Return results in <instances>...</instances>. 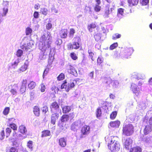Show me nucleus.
<instances>
[{"instance_id": "f257e3e1", "label": "nucleus", "mask_w": 152, "mask_h": 152, "mask_svg": "<svg viewBox=\"0 0 152 152\" xmlns=\"http://www.w3.org/2000/svg\"><path fill=\"white\" fill-rule=\"evenodd\" d=\"M134 50L133 48H129L124 49L122 48L115 52L114 55L116 57H119L121 56L126 58H130L133 53Z\"/></svg>"}, {"instance_id": "f03ea898", "label": "nucleus", "mask_w": 152, "mask_h": 152, "mask_svg": "<svg viewBox=\"0 0 152 152\" xmlns=\"http://www.w3.org/2000/svg\"><path fill=\"white\" fill-rule=\"evenodd\" d=\"M51 39L50 36H47L46 37L45 35H43L40 38L39 45V48L42 51H45L47 45L49 48L51 44Z\"/></svg>"}, {"instance_id": "7ed1b4c3", "label": "nucleus", "mask_w": 152, "mask_h": 152, "mask_svg": "<svg viewBox=\"0 0 152 152\" xmlns=\"http://www.w3.org/2000/svg\"><path fill=\"white\" fill-rule=\"evenodd\" d=\"M122 134L125 136H130L134 132V127L131 124L123 125Z\"/></svg>"}, {"instance_id": "20e7f679", "label": "nucleus", "mask_w": 152, "mask_h": 152, "mask_svg": "<svg viewBox=\"0 0 152 152\" xmlns=\"http://www.w3.org/2000/svg\"><path fill=\"white\" fill-rule=\"evenodd\" d=\"M115 138H116V137H115L111 136L107 139L108 141L109 142L107 145L108 148L112 152H114V145H115Z\"/></svg>"}, {"instance_id": "39448f33", "label": "nucleus", "mask_w": 152, "mask_h": 152, "mask_svg": "<svg viewBox=\"0 0 152 152\" xmlns=\"http://www.w3.org/2000/svg\"><path fill=\"white\" fill-rule=\"evenodd\" d=\"M90 132V126L87 125H84L81 128L80 130L81 135L80 138H82L84 137V136L87 135L89 134Z\"/></svg>"}, {"instance_id": "423d86ee", "label": "nucleus", "mask_w": 152, "mask_h": 152, "mask_svg": "<svg viewBox=\"0 0 152 152\" xmlns=\"http://www.w3.org/2000/svg\"><path fill=\"white\" fill-rule=\"evenodd\" d=\"M74 116V114L73 112L70 113L69 114H63L61 117L60 121L63 123L67 122L69 121V118L73 119Z\"/></svg>"}, {"instance_id": "0eeeda50", "label": "nucleus", "mask_w": 152, "mask_h": 152, "mask_svg": "<svg viewBox=\"0 0 152 152\" xmlns=\"http://www.w3.org/2000/svg\"><path fill=\"white\" fill-rule=\"evenodd\" d=\"M114 6L110 7V5L107 4L106 5L105 10L104 13V16L105 18H108L109 15L111 13L113 10L114 9Z\"/></svg>"}, {"instance_id": "6e6552de", "label": "nucleus", "mask_w": 152, "mask_h": 152, "mask_svg": "<svg viewBox=\"0 0 152 152\" xmlns=\"http://www.w3.org/2000/svg\"><path fill=\"white\" fill-rule=\"evenodd\" d=\"M50 108L51 112H53V111H57L60 109L59 105L56 102H54L51 103L50 105Z\"/></svg>"}, {"instance_id": "1a4fd4ad", "label": "nucleus", "mask_w": 152, "mask_h": 152, "mask_svg": "<svg viewBox=\"0 0 152 152\" xmlns=\"http://www.w3.org/2000/svg\"><path fill=\"white\" fill-rule=\"evenodd\" d=\"M73 40L74 42L73 43V45L74 47V49H77L80 48L79 42L81 41V39L80 37L76 36L74 37Z\"/></svg>"}, {"instance_id": "9d476101", "label": "nucleus", "mask_w": 152, "mask_h": 152, "mask_svg": "<svg viewBox=\"0 0 152 152\" xmlns=\"http://www.w3.org/2000/svg\"><path fill=\"white\" fill-rule=\"evenodd\" d=\"M68 30L67 29L64 28L61 29L59 32V36L62 39H66L68 35Z\"/></svg>"}, {"instance_id": "9b49d317", "label": "nucleus", "mask_w": 152, "mask_h": 152, "mask_svg": "<svg viewBox=\"0 0 152 152\" xmlns=\"http://www.w3.org/2000/svg\"><path fill=\"white\" fill-rule=\"evenodd\" d=\"M131 88L133 93L136 95L139 94L140 91L139 90V88L134 83H132L131 85Z\"/></svg>"}, {"instance_id": "f8f14e48", "label": "nucleus", "mask_w": 152, "mask_h": 152, "mask_svg": "<svg viewBox=\"0 0 152 152\" xmlns=\"http://www.w3.org/2000/svg\"><path fill=\"white\" fill-rule=\"evenodd\" d=\"M59 117V114L57 113H55L53 114L51 117L50 122L53 125L55 124L56 120L58 119Z\"/></svg>"}, {"instance_id": "ddd939ff", "label": "nucleus", "mask_w": 152, "mask_h": 152, "mask_svg": "<svg viewBox=\"0 0 152 152\" xmlns=\"http://www.w3.org/2000/svg\"><path fill=\"white\" fill-rule=\"evenodd\" d=\"M3 5L4 6H5L3 8V14H1L0 15H1L2 16V19L1 21V22L2 21L3 19V17L4 16H5L7 14V13L8 12V9L7 6L8 5V3L7 2H4L3 3Z\"/></svg>"}, {"instance_id": "4468645a", "label": "nucleus", "mask_w": 152, "mask_h": 152, "mask_svg": "<svg viewBox=\"0 0 152 152\" xmlns=\"http://www.w3.org/2000/svg\"><path fill=\"white\" fill-rule=\"evenodd\" d=\"M59 145L62 147H65L66 145V139L64 137H61L58 140Z\"/></svg>"}, {"instance_id": "2eb2a0df", "label": "nucleus", "mask_w": 152, "mask_h": 152, "mask_svg": "<svg viewBox=\"0 0 152 152\" xmlns=\"http://www.w3.org/2000/svg\"><path fill=\"white\" fill-rule=\"evenodd\" d=\"M11 86L12 87V88L10 91V92L13 95L16 94L19 88L18 85L15 84L13 85H11Z\"/></svg>"}, {"instance_id": "dca6fc26", "label": "nucleus", "mask_w": 152, "mask_h": 152, "mask_svg": "<svg viewBox=\"0 0 152 152\" xmlns=\"http://www.w3.org/2000/svg\"><path fill=\"white\" fill-rule=\"evenodd\" d=\"M132 142V140L130 138L126 139L124 142L125 147L128 149L129 148V146L131 145Z\"/></svg>"}, {"instance_id": "f3484780", "label": "nucleus", "mask_w": 152, "mask_h": 152, "mask_svg": "<svg viewBox=\"0 0 152 152\" xmlns=\"http://www.w3.org/2000/svg\"><path fill=\"white\" fill-rule=\"evenodd\" d=\"M152 131V126L149 125H146L143 130L144 134L145 135H147L151 132Z\"/></svg>"}, {"instance_id": "a211bd4d", "label": "nucleus", "mask_w": 152, "mask_h": 152, "mask_svg": "<svg viewBox=\"0 0 152 152\" xmlns=\"http://www.w3.org/2000/svg\"><path fill=\"white\" fill-rule=\"evenodd\" d=\"M96 26L97 25L96 22H92L88 25L87 27L88 31L90 32H92L93 31V29L96 28Z\"/></svg>"}, {"instance_id": "6ab92c4d", "label": "nucleus", "mask_w": 152, "mask_h": 152, "mask_svg": "<svg viewBox=\"0 0 152 152\" xmlns=\"http://www.w3.org/2000/svg\"><path fill=\"white\" fill-rule=\"evenodd\" d=\"M121 124L120 121L118 120H116L115 121H111L110 123V126L113 128H118L120 125Z\"/></svg>"}, {"instance_id": "aec40b11", "label": "nucleus", "mask_w": 152, "mask_h": 152, "mask_svg": "<svg viewBox=\"0 0 152 152\" xmlns=\"http://www.w3.org/2000/svg\"><path fill=\"white\" fill-rule=\"evenodd\" d=\"M18 130L20 132L23 134H26L27 132L25 126L23 125H21L19 126Z\"/></svg>"}, {"instance_id": "412c9836", "label": "nucleus", "mask_w": 152, "mask_h": 152, "mask_svg": "<svg viewBox=\"0 0 152 152\" xmlns=\"http://www.w3.org/2000/svg\"><path fill=\"white\" fill-rule=\"evenodd\" d=\"M40 109L39 107L37 106H34L33 108V112L34 114L37 117L40 115Z\"/></svg>"}, {"instance_id": "4be33fe9", "label": "nucleus", "mask_w": 152, "mask_h": 152, "mask_svg": "<svg viewBox=\"0 0 152 152\" xmlns=\"http://www.w3.org/2000/svg\"><path fill=\"white\" fill-rule=\"evenodd\" d=\"M41 133L42 137L50 136L51 134L50 131L48 130H44Z\"/></svg>"}, {"instance_id": "5701e85b", "label": "nucleus", "mask_w": 152, "mask_h": 152, "mask_svg": "<svg viewBox=\"0 0 152 152\" xmlns=\"http://www.w3.org/2000/svg\"><path fill=\"white\" fill-rule=\"evenodd\" d=\"M62 109L63 113L66 114L69 113L71 111V108L70 106H65L62 107Z\"/></svg>"}, {"instance_id": "b1692460", "label": "nucleus", "mask_w": 152, "mask_h": 152, "mask_svg": "<svg viewBox=\"0 0 152 152\" xmlns=\"http://www.w3.org/2000/svg\"><path fill=\"white\" fill-rule=\"evenodd\" d=\"M142 149L141 147L139 146H136L131 148L129 152H141Z\"/></svg>"}, {"instance_id": "393cba45", "label": "nucleus", "mask_w": 152, "mask_h": 152, "mask_svg": "<svg viewBox=\"0 0 152 152\" xmlns=\"http://www.w3.org/2000/svg\"><path fill=\"white\" fill-rule=\"evenodd\" d=\"M30 45L29 43H24L20 46V48L23 50L27 51L30 48L31 46Z\"/></svg>"}, {"instance_id": "a878e982", "label": "nucleus", "mask_w": 152, "mask_h": 152, "mask_svg": "<svg viewBox=\"0 0 152 152\" xmlns=\"http://www.w3.org/2000/svg\"><path fill=\"white\" fill-rule=\"evenodd\" d=\"M58 126L59 127L60 130L61 131H65L66 128L65 127V124L64 123L59 122L58 124Z\"/></svg>"}, {"instance_id": "bb28decb", "label": "nucleus", "mask_w": 152, "mask_h": 152, "mask_svg": "<svg viewBox=\"0 0 152 152\" xmlns=\"http://www.w3.org/2000/svg\"><path fill=\"white\" fill-rule=\"evenodd\" d=\"M18 150L14 147H7L6 149V152H18Z\"/></svg>"}, {"instance_id": "cd10ccee", "label": "nucleus", "mask_w": 152, "mask_h": 152, "mask_svg": "<svg viewBox=\"0 0 152 152\" xmlns=\"http://www.w3.org/2000/svg\"><path fill=\"white\" fill-rule=\"evenodd\" d=\"M115 145L116 144V145H114V152H116L118 151L120 149V145L119 142L118 141L116 140L115 139Z\"/></svg>"}, {"instance_id": "c85d7f7f", "label": "nucleus", "mask_w": 152, "mask_h": 152, "mask_svg": "<svg viewBox=\"0 0 152 152\" xmlns=\"http://www.w3.org/2000/svg\"><path fill=\"white\" fill-rule=\"evenodd\" d=\"M139 2V0H128V2L130 6L137 5Z\"/></svg>"}, {"instance_id": "c756f323", "label": "nucleus", "mask_w": 152, "mask_h": 152, "mask_svg": "<svg viewBox=\"0 0 152 152\" xmlns=\"http://www.w3.org/2000/svg\"><path fill=\"white\" fill-rule=\"evenodd\" d=\"M27 64L26 63H24V64L22 65L19 69V72H23L25 71L27 69Z\"/></svg>"}, {"instance_id": "7c9ffc66", "label": "nucleus", "mask_w": 152, "mask_h": 152, "mask_svg": "<svg viewBox=\"0 0 152 152\" xmlns=\"http://www.w3.org/2000/svg\"><path fill=\"white\" fill-rule=\"evenodd\" d=\"M78 124L77 122H73L72 124L71 128L72 130L74 131L77 130L78 127Z\"/></svg>"}, {"instance_id": "2f4dec72", "label": "nucleus", "mask_w": 152, "mask_h": 152, "mask_svg": "<svg viewBox=\"0 0 152 152\" xmlns=\"http://www.w3.org/2000/svg\"><path fill=\"white\" fill-rule=\"evenodd\" d=\"M102 110L100 107H98L96 110V115L97 118H99L102 115Z\"/></svg>"}, {"instance_id": "473e14b6", "label": "nucleus", "mask_w": 152, "mask_h": 152, "mask_svg": "<svg viewBox=\"0 0 152 152\" xmlns=\"http://www.w3.org/2000/svg\"><path fill=\"white\" fill-rule=\"evenodd\" d=\"M67 70L68 72L71 74H73L75 71L74 67L71 65H68L67 67Z\"/></svg>"}, {"instance_id": "72a5a7b5", "label": "nucleus", "mask_w": 152, "mask_h": 152, "mask_svg": "<svg viewBox=\"0 0 152 152\" xmlns=\"http://www.w3.org/2000/svg\"><path fill=\"white\" fill-rule=\"evenodd\" d=\"M88 53L89 54V56L91 57V59L93 60V57L94 55V50L92 47L89 48L88 50Z\"/></svg>"}, {"instance_id": "f704fd0d", "label": "nucleus", "mask_w": 152, "mask_h": 152, "mask_svg": "<svg viewBox=\"0 0 152 152\" xmlns=\"http://www.w3.org/2000/svg\"><path fill=\"white\" fill-rule=\"evenodd\" d=\"M36 85L35 82L33 81H31L28 85V88L30 89H32L35 88Z\"/></svg>"}, {"instance_id": "c9c22d12", "label": "nucleus", "mask_w": 152, "mask_h": 152, "mask_svg": "<svg viewBox=\"0 0 152 152\" xmlns=\"http://www.w3.org/2000/svg\"><path fill=\"white\" fill-rule=\"evenodd\" d=\"M65 78L64 74L63 73H61L57 77V79L58 81H61L64 80Z\"/></svg>"}, {"instance_id": "e433bc0d", "label": "nucleus", "mask_w": 152, "mask_h": 152, "mask_svg": "<svg viewBox=\"0 0 152 152\" xmlns=\"http://www.w3.org/2000/svg\"><path fill=\"white\" fill-rule=\"evenodd\" d=\"M48 12V10L45 8H42L40 9V12L41 14L45 16L47 15Z\"/></svg>"}, {"instance_id": "4c0bfd02", "label": "nucleus", "mask_w": 152, "mask_h": 152, "mask_svg": "<svg viewBox=\"0 0 152 152\" xmlns=\"http://www.w3.org/2000/svg\"><path fill=\"white\" fill-rule=\"evenodd\" d=\"M117 114V112L116 111L113 112L110 114V118L111 120H113L116 118Z\"/></svg>"}, {"instance_id": "58836bf2", "label": "nucleus", "mask_w": 152, "mask_h": 152, "mask_svg": "<svg viewBox=\"0 0 152 152\" xmlns=\"http://www.w3.org/2000/svg\"><path fill=\"white\" fill-rule=\"evenodd\" d=\"M95 40L97 41L100 39L101 38V34L99 33H96L94 35Z\"/></svg>"}, {"instance_id": "ea45409f", "label": "nucleus", "mask_w": 152, "mask_h": 152, "mask_svg": "<svg viewBox=\"0 0 152 152\" xmlns=\"http://www.w3.org/2000/svg\"><path fill=\"white\" fill-rule=\"evenodd\" d=\"M27 146L31 151L33 150V142L32 141H29L27 143Z\"/></svg>"}, {"instance_id": "a19ab883", "label": "nucleus", "mask_w": 152, "mask_h": 152, "mask_svg": "<svg viewBox=\"0 0 152 152\" xmlns=\"http://www.w3.org/2000/svg\"><path fill=\"white\" fill-rule=\"evenodd\" d=\"M70 56L71 58L73 60H76L78 58L76 54L74 52H72L70 53Z\"/></svg>"}, {"instance_id": "79ce46f5", "label": "nucleus", "mask_w": 152, "mask_h": 152, "mask_svg": "<svg viewBox=\"0 0 152 152\" xmlns=\"http://www.w3.org/2000/svg\"><path fill=\"white\" fill-rule=\"evenodd\" d=\"M121 37V35L118 33H116L112 36V39L113 40H115L117 39L120 38Z\"/></svg>"}, {"instance_id": "37998d69", "label": "nucleus", "mask_w": 152, "mask_h": 152, "mask_svg": "<svg viewBox=\"0 0 152 152\" xmlns=\"http://www.w3.org/2000/svg\"><path fill=\"white\" fill-rule=\"evenodd\" d=\"M12 130L11 129L7 127L6 129V137H8L11 132Z\"/></svg>"}, {"instance_id": "c03bdc74", "label": "nucleus", "mask_w": 152, "mask_h": 152, "mask_svg": "<svg viewBox=\"0 0 152 152\" xmlns=\"http://www.w3.org/2000/svg\"><path fill=\"white\" fill-rule=\"evenodd\" d=\"M118 46L117 42H115L111 45L110 47V50H113L116 48Z\"/></svg>"}, {"instance_id": "a18cd8bd", "label": "nucleus", "mask_w": 152, "mask_h": 152, "mask_svg": "<svg viewBox=\"0 0 152 152\" xmlns=\"http://www.w3.org/2000/svg\"><path fill=\"white\" fill-rule=\"evenodd\" d=\"M42 111L43 113L45 114L48 111V108L46 105L43 106L42 108Z\"/></svg>"}, {"instance_id": "49530a36", "label": "nucleus", "mask_w": 152, "mask_h": 152, "mask_svg": "<svg viewBox=\"0 0 152 152\" xmlns=\"http://www.w3.org/2000/svg\"><path fill=\"white\" fill-rule=\"evenodd\" d=\"M8 126H10L14 131H16L17 129V126L15 123L10 124Z\"/></svg>"}, {"instance_id": "de8ad7c7", "label": "nucleus", "mask_w": 152, "mask_h": 152, "mask_svg": "<svg viewBox=\"0 0 152 152\" xmlns=\"http://www.w3.org/2000/svg\"><path fill=\"white\" fill-rule=\"evenodd\" d=\"M32 29L29 27H27L26 29V35H28L32 32Z\"/></svg>"}, {"instance_id": "09e8293b", "label": "nucleus", "mask_w": 152, "mask_h": 152, "mask_svg": "<svg viewBox=\"0 0 152 152\" xmlns=\"http://www.w3.org/2000/svg\"><path fill=\"white\" fill-rule=\"evenodd\" d=\"M23 51L21 49H18L16 52V55L18 57H20L23 54Z\"/></svg>"}, {"instance_id": "8fccbe9b", "label": "nucleus", "mask_w": 152, "mask_h": 152, "mask_svg": "<svg viewBox=\"0 0 152 152\" xmlns=\"http://www.w3.org/2000/svg\"><path fill=\"white\" fill-rule=\"evenodd\" d=\"M10 108L9 107H6L3 111V113L5 115H7L9 113Z\"/></svg>"}, {"instance_id": "3c124183", "label": "nucleus", "mask_w": 152, "mask_h": 152, "mask_svg": "<svg viewBox=\"0 0 152 152\" xmlns=\"http://www.w3.org/2000/svg\"><path fill=\"white\" fill-rule=\"evenodd\" d=\"M74 82H76V81L75 80L73 81V82L70 83V84H69L68 86V89H70L73 88H74L75 86Z\"/></svg>"}, {"instance_id": "603ef678", "label": "nucleus", "mask_w": 152, "mask_h": 152, "mask_svg": "<svg viewBox=\"0 0 152 152\" xmlns=\"http://www.w3.org/2000/svg\"><path fill=\"white\" fill-rule=\"evenodd\" d=\"M101 9V7L98 4H96L95 6L94 10L96 12H99Z\"/></svg>"}, {"instance_id": "864d4df0", "label": "nucleus", "mask_w": 152, "mask_h": 152, "mask_svg": "<svg viewBox=\"0 0 152 152\" xmlns=\"http://www.w3.org/2000/svg\"><path fill=\"white\" fill-rule=\"evenodd\" d=\"M104 81L105 83L109 85L112 83V80L110 78H105Z\"/></svg>"}, {"instance_id": "5fc2aeb1", "label": "nucleus", "mask_w": 152, "mask_h": 152, "mask_svg": "<svg viewBox=\"0 0 152 152\" xmlns=\"http://www.w3.org/2000/svg\"><path fill=\"white\" fill-rule=\"evenodd\" d=\"M15 119L14 118H11L8 119L7 121V123L9 124H14V123L15 122Z\"/></svg>"}, {"instance_id": "6e6d98bb", "label": "nucleus", "mask_w": 152, "mask_h": 152, "mask_svg": "<svg viewBox=\"0 0 152 152\" xmlns=\"http://www.w3.org/2000/svg\"><path fill=\"white\" fill-rule=\"evenodd\" d=\"M75 30L73 28H71L69 29V36H73L75 33Z\"/></svg>"}, {"instance_id": "4d7b16f0", "label": "nucleus", "mask_w": 152, "mask_h": 152, "mask_svg": "<svg viewBox=\"0 0 152 152\" xmlns=\"http://www.w3.org/2000/svg\"><path fill=\"white\" fill-rule=\"evenodd\" d=\"M67 83V81L66 80H65L63 81V83L62 84L61 86V89L63 88H66L67 87L66 84Z\"/></svg>"}, {"instance_id": "13d9d810", "label": "nucleus", "mask_w": 152, "mask_h": 152, "mask_svg": "<svg viewBox=\"0 0 152 152\" xmlns=\"http://www.w3.org/2000/svg\"><path fill=\"white\" fill-rule=\"evenodd\" d=\"M40 90L42 92H44L46 89L44 83H42L41 85Z\"/></svg>"}, {"instance_id": "bf43d9fd", "label": "nucleus", "mask_w": 152, "mask_h": 152, "mask_svg": "<svg viewBox=\"0 0 152 152\" xmlns=\"http://www.w3.org/2000/svg\"><path fill=\"white\" fill-rule=\"evenodd\" d=\"M141 3L142 5H146L149 3V0H140Z\"/></svg>"}, {"instance_id": "052dcab7", "label": "nucleus", "mask_w": 152, "mask_h": 152, "mask_svg": "<svg viewBox=\"0 0 152 152\" xmlns=\"http://www.w3.org/2000/svg\"><path fill=\"white\" fill-rule=\"evenodd\" d=\"M62 43V40L60 39H57L55 42V44L57 45H60Z\"/></svg>"}, {"instance_id": "680f3d73", "label": "nucleus", "mask_w": 152, "mask_h": 152, "mask_svg": "<svg viewBox=\"0 0 152 152\" xmlns=\"http://www.w3.org/2000/svg\"><path fill=\"white\" fill-rule=\"evenodd\" d=\"M27 83V80L26 79L23 80L21 86L26 88V86Z\"/></svg>"}, {"instance_id": "e2e57ef3", "label": "nucleus", "mask_w": 152, "mask_h": 152, "mask_svg": "<svg viewBox=\"0 0 152 152\" xmlns=\"http://www.w3.org/2000/svg\"><path fill=\"white\" fill-rule=\"evenodd\" d=\"M103 62V58L100 57H98L97 60V64L99 65H100Z\"/></svg>"}, {"instance_id": "0e129e2a", "label": "nucleus", "mask_w": 152, "mask_h": 152, "mask_svg": "<svg viewBox=\"0 0 152 152\" xmlns=\"http://www.w3.org/2000/svg\"><path fill=\"white\" fill-rule=\"evenodd\" d=\"M4 130H2L0 133V139L2 140L4 137Z\"/></svg>"}, {"instance_id": "69168bd1", "label": "nucleus", "mask_w": 152, "mask_h": 152, "mask_svg": "<svg viewBox=\"0 0 152 152\" xmlns=\"http://www.w3.org/2000/svg\"><path fill=\"white\" fill-rule=\"evenodd\" d=\"M67 48L69 49H74V47L73 45V44L71 43H69L67 45Z\"/></svg>"}, {"instance_id": "338daca9", "label": "nucleus", "mask_w": 152, "mask_h": 152, "mask_svg": "<svg viewBox=\"0 0 152 152\" xmlns=\"http://www.w3.org/2000/svg\"><path fill=\"white\" fill-rule=\"evenodd\" d=\"M26 88V87L21 86L20 89V92L21 94H23L25 92Z\"/></svg>"}, {"instance_id": "774afa93", "label": "nucleus", "mask_w": 152, "mask_h": 152, "mask_svg": "<svg viewBox=\"0 0 152 152\" xmlns=\"http://www.w3.org/2000/svg\"><path fill=\"white\" fill-rule=\"evenodd\" d=\"M118 13L122 15L124 14V9L122 8H120L118 10Z\"/></svg>"}]
</instances>
